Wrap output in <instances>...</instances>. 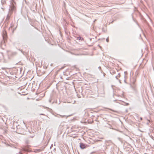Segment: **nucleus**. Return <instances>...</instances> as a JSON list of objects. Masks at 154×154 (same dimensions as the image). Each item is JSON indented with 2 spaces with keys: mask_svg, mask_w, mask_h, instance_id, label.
<instances>
[{
  "mask_svg": "<svg viewBox=\"0 0 154 154\" xmlns=\"http://www.w3.org/2000/svg\"><path fill=\"white\" fill-rule=\"evenodd\" d=\"M12 4L10 6V11L11 12L15 11V7L13 4V3L14 2V0H11Z\"/></svg>",
  "mask_w": 154,
  "mask_h": 154,
  "instance_id": "1",
  "label": "nucleus"
},
{
  "mask_svg": "<svg viewBox=\"0 0 154 154\" xmlns=\"http://www.w3.org/2000/svg\"><path fill=\"white\" fill-rule=\"evenodd\" d=\"M2 35L3 41L4 42H5V40H6L7 37V32L5 31H3Z\"/></svg>",
  "mask_w": 154,
  "mask_h": 154,
  "instance_id": "2",
  "label": "nucleus"
},
{
  "mask_svg": "<svg viewBox=\"0 0 154 154\" xmlns=\"http://www.w3.org/2000/svg\"><path fill=\"white\" fill-rule=\"evenodd\" d=\"M80 147L82 149H83L86 147V145L82 143H80Z\"/></svg>",
  "mask_w": 154,
  "mask_h": 154,
  "instance_id": "3",
  "label": "nucleus"
},
{
  "mask_svg": "<svg viewBox=\"0 0 154 154\" xmlns=\"http://www.w3.org/2000/svg\"><path fill=\"white\" fill-rule=\"evenodd\" d=\"M1 3L2 4V5H6V2L5 0H1Z\"/></svg>",
  "mask_w": 154,
  "mask_h": 154,
  "instance_id": "4",
  "label": "nucleus"
},
{
  "mask_svg": "<svg viewBox=\"0 0 154 154\" xmlns=\"http://www.w3.org/2000/svg\"><path fill=\"white\" fill-rule=\"evenodd\" d=\"M131 86L133 89H134L135 87V85L134 82L131 85Z\"/></svg>",
  "mask_w": 154,
  "mask_h": 154,
  "instance_id": "5",
  "label": "nucleus"
},
{
  "mask_svg": "<svg viewBox=\"0 0 154 154\" xmlns=\"http://www.w3.org/2000/svg\"><path fill=\"white\" fill-rule=\"evenodd\" d=\"M77 39L79 40H81V41H83L84 40V38H82V37L80 36L78 37L77 38Z\"/></svg>",
  "mask_w": 154,
  "mask_h": 154,
  "instance_id": "6",
  "label": "nucleus"
},
{
  "mask_svg": "<svg viewBox=\"0 0 154 154\" xmlns=\"http://www.w3.org/2000/svg\"><path fill=\"white\" fill-rule=\"evenodd\" d=\"M120 74L119 73L118 74V75H117L115 77H116V79H118V78L120 77Z\"/></svg>",
  "mask_w": 154,
  "mask_h": 154,
  "instance_id": "7",
  "label": "nucleus"
},
{
  "mask_svg": "<svg viewBox=\"0 0 154 154\" xmlns=\"http://www.w3.org/2000/svg\"><path fill=\"white\" fill-rule=\"evenodd\" d=\"M10 18V17L9 14H8L7 16V17L6 20H8Z\"/></svg>",
  "mask_w": 154,
  "mask_h": 154,
  "instance_id": "8",
  "label": "nucleus"
},
{
  "mask_svg": "<svg viewBox=\"0 0 154 154\" xmlns=\"http://www.w3.org/2000/svg\"><path fill=\"white\" fill-rule=\"evenodd\" d=\"M26 143L27 144H29V140H27L26 141Z\"/></svg>",
  "mask_w": 154,
  "mask_h": 154,
  "instance_id": "9",
  "label": "nucleus"
},
{
  "mask_svg": "<svg viewBox=\"0 0 154 154\" xmlns=\"http://www.w3.org/2000/svg\"><path fill=\"white\" fill-rule=\"evenodd\" d=\"M2 143H3V144H4V143L7 146H9V145L8 144V145H7L6 143V141H5V142H3V141H2Z\"/></svg>",
  "mask_w": 154,
  "mask_h": 154,
  "instance_id": "10",
  "label": "nucleus"
},
{
  "mask_svg": "<svg viewBox=\"0 0 154 154\" xmlns=\"http://www.w3.org/2000/svg\"><path fill=\"white\" fill-rule=\"evenodd\" d=\"M109 128H112V126L110 125L109 124Z\"/></svg>",
  "mask_w": 154,
  "mask_h": 154,
  "instance_id": "11",
  "label": "nucleus"
},
{
  "mask_svg": "<svg viewBox=\"0 0 154 154\" xmlns=\"http://www.w3.org/2000/svg\"><path fill=\"white\" fill-rule=\"evenodd\" d=\"M14 24L13 23H11V27L12 28V27H13L14 26Z\"/></svg>",
  "mask_w": 154,
  "mask_h": 154,
  "instance_id": "12",
  "label": "nucleus"
},
{
  "mask_svg": "<svg viewBox=\"0 0 154 154\" xmlns=\"http://www.w3.org/2000/svg\"><path fill=\"white\" fill-rule=\"evenodd\" d=\"M106 41L107 42H109V38H108V37L106 39Z\"/></svg>",
  "mask_w": 154,
  "mask_h": 154,
  "instance_id": "13",
  "label": "nucleus"
},
{
  "mask_svg": "<svg viewBox=\"0 0 154 154\" xmlns=\"http://www.w3.org/2000/svg\"><path fill=\"white\" fill-rule=\"evenodd\" d=\"M142 119H142V117H140V121L142 120Z\"/></svg>",
  "mask_w": 154,
  "mask_h": 154,
  "instance_id": "14",
  "label": "nucleus"
},
{
  "mask_svg": "<svg viewBox=\"0 0 154 154\" xmlns=\"http://www.w3.org/2000/svg\"><path fill=\"white\" fill-rule=\"evenodd\" d=\"M1 8H2V9H4L5 8V7H1Z\"/></svg>",
  "mask_w": 154,
  "mask_h": 154,
  "instance_id": "15",
  "label": "nucleus"
},
{
  "mask_svg": "<svg viewBox=\"0 0 154 154\" xmlns=\"http://www.w3.org/2000/svg\"><path fill=\"white\" fill-rule=\"evenodd\" d=\"M109 110H111V111H112L113 112H115L112 109H109Z\"/></svg>",
  "mask_w": 154,
  "mask_h": 154,
  "instance_id": "16",
  "label": "nucleus"
},
{
  "mask_svg": "<svg viewBox=\"0 0 154 154\" xmlns=\"http://www.w3.org/2000/svg\"><path fill=\"white\" fill-rule=\"evenodd\" d=\"M34 137V136H30V137L31 138H33Z\"/></svg>",
  "mask_w": 154,
  "mask_h": 154,
  "instance_id": "17",
  "label": "nucleus"
},
{
  "mask_svg": "<svg viewBox=\"0 0 154 154\" xmlns=\"http://www.w3.org/2000/svg\"><path fill=\"white\" fill-rule=\"evenodd\" d=\"M61 116L62 117H63L64 116Z\"/></svg>",
  "mask_w": 154,
  "mask_h": 154,
  "instance_id": "18",
  "label": "nucleus"
},
{
  "mask_svg": "<svg viewBox=\"0 0 154 154\" xmlns=\"http://www.w3.org/2000/svg\"><path fill=\"white\" fill-rule=\"evenodd\" d=\"M98 68L99 69H101V67L100 66H99Z\"/></svg>",
  "mask_w": 154,
  "mask_h": 154,
  "instance_id": "19",
  "label": "nucleus"
},
{
  "mask_svg": "<svg viewBox=\"0 0 154 154\" xmlns=\"http://www.w3.org/2000/svg\"><path fill=\"white\" fill-rule=\"evenodd\" d=\"M77 96L79 98L80 97H79V96H78V95H77Z\"/></svg>",
  "mask_w": 154,
  "mask_h": 154,
  "instance_id": "20",
  "label": "nucleus"
},
{
  "mask_svg": "<svg viewBox=\"0 0 154 154\" xmlns=\"http://www.w3.org/2000/svg\"><path fill=\"white\" fill-rule=\"evenodd\" d=\"M2 69H5V68H2Z\"/></svg>",
  "mask_w": 154,
  "mask_h": 154,
  "instance_id": "21",
  "label": "nucleus"
},
{
  "mask_svg": "<svg viewBox=\"0 0 154 154\" xmlns=\"http://www.w3.org/2000/svg\"><path fill=\"white\" fill-rule=\"evenodd\" d=\"M2 137V135H1V136H0V137H1H1Z\"/></svg>",
  "mask_w": 154,
  "mask_h": 154,
  "instance_id": "22",
  "label": "nucleus"
},
{
  "mask_svg": "<svg viewBox=\"0 0 154 154\" xmlns=\"http://www.w3.org/2000/svg\"><path fill=\"white\" fill-rule=\"evenodd\" d=\"M5 131V133L6 132V131Z\"/></svg>",
  "mask_w": 154,
  "mask_h": 154,
  "instance_id": "23",
  "label": "nucleus"
},
{
  "mask_svg": "<svg viewBox=\"0 0 154 154\" xmlns=\"http://www.w3.org/2000/svg\"><path fill=\"white\" fill-rule=\"evenodd\" d=\"M2 121H3V120L2 119Z\"/></svg>",
  "mask_w": 154,
  "mask_h": 154,
  "instance_id": "24",
  "label": "nucleus"
},
{
  "mask_svg": "<svg viewBox=\"0 0 154 154\" xmlns=\"http://www.w3.org/2000/svg\"><path fill=\"white\" fill-rule=\"evenodd\" d=\"M41 115H43V114H41Z\"/></svg>",
  "mask_w": 154,
  "mask_h": 154,
  "instance_id": "25",
  "label": "nucleus"
},
{
  "mask_svg": "<svg viewBox=\"0 0 154 154\" xmlns=\"http://www.w3.org/2000/svg\"><path fill=\"white\" fill-rule=\"evenodd\" d=\"M2 42H1V44L2 43Z\"/></svg>",
  "mask_w": 154,
  "mask_h": 154,
  "instance_id": "26",
  "label": "nucleus"
},
{
  "mask_svg": "<svg viewBox=\"0 0 154 154\" xmlns=\"http://www.w3.org/2000/svg\"><path fill=\"white\" fill-rule=\"evenodd\" d=\"M119 81L120 82V80H119Z\"/></svg>",
  "mask_w": 154,
  "mask_h": 154,
  "instance_id": "27",
  "label": "nucleus"
},
{
  "mask_svg": "<svg viewBox=\"0 0 154 154\" xmlns=\"http://www.w3.org/2000/svg\"><path fill=\"white\" fill-rule=\"evenodd\" d=\"M0 128H1V129L2 128V127H1H1H0Z\"/></svg>",
  "mask_w": 154,
  "mask_h": 154,
  "instance_id": "28",
  "label": "nucleus"
}]
</instances>
